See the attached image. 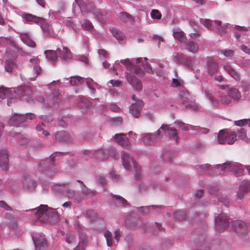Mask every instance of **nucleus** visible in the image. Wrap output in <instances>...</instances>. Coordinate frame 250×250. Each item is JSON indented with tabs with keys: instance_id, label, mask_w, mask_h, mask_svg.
Wrapping results in <instances>:
<instances>
[{
	"instance_id": "obj_1",
	"label": "nucleus",
	"mask_w": 250,
	"mask_h": 250,
	"mask_svg": "<svg viewBox=\"0 0 250 250\" xmlns=\"http://www.w3.org/2000/svg\"><path fill=\"white\" fill-rule=\"evenodd\" d=\"M36 215L40 222L44 223H55L60 220V216L54 209L48 210L47 205H42L36 211Z\"/></svg>"
},
{
	"instance_id": "obj_2",
	"label": "nucleus",
	"mask_w": 250,
	"mask_h": 250,
	"mask_svg": "<svg viewBox=\"0 0 250 250\" xmlns=\"http://www.w3.org/2000/svg\"><path fill=\"white\" fill-rule=\"evenodd\" d=\"M130 73H126L125 77L128 83L137 90H141L142 84L141 81L136 77L132 76V74H135L139 76L144 75L143 70L137 66L132 64L129 70Z\"/></svg>"
},
{
	"instance_id": "obj_3",
	"label": "nucleus",
	"mask_w": 250,
	"mask_h": 250,
	"mask_svg": "<svg viewBox=\"0 0 250 250\" xmlns=\"http://www.w3.org/2000/svg\"><path fill=\"white\" fill-rule=\"evenodd\" d=\"M201 22L207 28L215 30L219 35H222L227 32V24H222L218 21H210L209 19H200Z\"/></svg>"
},
{
	"instance_id": "obj_4",
	"label": "nucleus",
	"mask_w": 250,
	"mask_h": 250,
	"mask_svg": "<svg viewBox=\"0 0 250 250\" xmlns=\"http://www.w3.org/2000/svg\"><path fill=\"white\" fill-rule=\"evenodd\" d=\"M233 230L240 237L246 236L248 234V229L246 224L241 220H235L231 224Z\"/></svg>"
},
{
	"instance_id": "obj_5",
	"label": "nucleus",
	"mask_w": 250,
	"mask_h": 250,
	"mask_svg": "<svg viewBox=\"0 0 250 250\" xmlns=\"http://www.w3.org/2000/svg\"><path fill=\"white\" fill-rule=\"evenodd\" d=\"M215 228L219 232L223 231L229 226V222L227 216L224 214H219L215 219Z\"/></svg>"
},
{
	"instance_id": "obj_6",
	"label": "nucleus",
	"mask_w": 250,
	"mask_h": 250,
	"mask_svg": "<svg viewBox=\"0 0 250 250\" xmlns=\"http://www.w3.org/2000/svg\"><path fill=\"white\" fill-rule=\"evenodd\" d=\"M66 186V184L56 185L53 187V189L57 195L64 194L66 192L69 198H73L75 194V191L68 188Z\"/></svg>"
},
{
	"instance_id": "obj_7",
	"label": "nucleus",
	"mask_w": 250,
	"mask_h": 250,
	"mask_svg": "<svg viewBox=\"0 0 250 250\" xmlns=\"http://www.w3.org/2000/svg\"><path fill=\"white\" fill-rule=\"evenodd\" d=\"M26 21L28 23L34 22L40 24L42 30L47 31L49 28V24L46 22L45 20L40 17H24Z\"/></svg>"
},
{
	"instance_id": "obj_8",
	"label": "nucleus",
	"mask_w": 250,
	"mask_h": 250,
	"mask_svg": "<svg viewBox=\"0 0 250 250\" xmlns=\"http://www.w3.org/2000/svg\"><path fill=\"white\" fill-rule=\"evenodd\" d=\"M248 192H250V181H244L239 186V189L237 193V198L242 199Z\"/></svg>"
},
{
	"instance_id": "obj_9",
	"label": "nucleus",
	"mask_w": 250,
	"mask_h": 250,
	"mask_svg": "<svg viewBox=\"0 0 250 250\" xmlns=\"http://www.w3.org/2000/svg\"><path fill=\"white\" fill-rule=\"evenodd\" d=\"M7 44L11 48L8 47L6 50V55L9 59H14L17 56L18 47L14 42L10 39H5Z\"/></svg>"
},
{
	"instance_id": "obj_10",
	"label": "nucleus",
	"mask_w": 250,
	"mask_h": 250,
	"mask_svg": "<svg viewBox=\"0 0 250 250\" xmlns=\"http://www.w3.org/2000/svg\"><path fill=\"white\" fill-rule=\"evenodd\" d=\"M81 12L85 13H93L95 11V6L93 2H89L86 4L83 0H75Z\"/></svg>"
},
{
	"instance_id": "obj_11",
	"label": "nucleus",
	"mask_w": 250,
	"mask_h": 250,
	"mask_svg": "<svg viewBox=\"0 0 250 250\" xmlns=\"http://www.w3.org/2000/svg\"><path fill=\"white\" fill-rule=\"evenodd\" d=\"M206 68L208 73L210 76H212L218 71V65L214 60L210 57L206 59Z\"/></svg>"
},
{
	"instance_id": "obj_12",
	"label": "nucleus",
	"mask_w": 250,
	"mask_h": 250,
	"mask_svg": "<svg viewBox=\"0 0 250 250\" xmlns=\"http://www.w3.org/2000/svg\"><path fill=\"white\" fill-rule=\"evenodd\" d=\"M26 122L24 115L14 113L9 120V124L11 126L19 127L22 123Z\"/></svg>"
},
{
	"instance_id": "obj_13",
	"label": "nucleus",
	"mask_w": 250,
	"mask_h": 250,
	"mask_svg": "<svg viewBox=\"0 0 250 250\" xmlns=\"http://www.w3.org/2000/svg\"><path fill=\"white\" fill-rule=\"evenodd\" d=\"M123 165L124 167L127 170H129L131 167L130 162L132 161L134 167L137 168L136 162L130 157V155L125 151H123L121 153Z\"/></svg>"
},
{
	"instance_id": "obj_14",
	"label": "nucleus",
	"mask_w": 250,
	"mask_h": 250,
	"mask_svg": "<svg viewBox=\"0 0 250 250\" xmlns=\"http://www.w3.org/2000/svg\"><path fill=\"white\" fill-rule=\"evenodd\" d=\"M143 106V102L138 100L136 103H132L130 106L129 111L135 118H138L141 115V110Z\"/></svg>"
},
{
	"instance_id": "obj_15",
	"label": "nucleus",
	"mask_w": 250,
	"mask_h": 250,
	"mask_svg": "<svg viewBox=\"0 0 250 250\" xmlns=\"http://www.w3.org/2000/svg\"><path fill=\"white\" fill-rule=\"evenodd\" d=\"M161 129L166 132V134L170 138L174 139L176 143H178L179 138L177 136L178 132L177 130L175 128L170 127L167 125H163L161 126Z\"/></svg>"
},
{
	"instance_id": "obj_16",
	"label": "nucleus",
	"mask_w": 250,
	"mask_h": 250,
	"mask_svg": "<svg viewBox=\"0 0 250 250\" xmlns=\"http://www.w3.org/2000/svg\"><path fill=\"white\" fill-rule=\"evenodd\" d=\"M11 91L15 93L17 96L16 98L17 97L21 98L24 96L29 95L31 93L30 87L25 85L19 86L17 87L16 89H14Z\"/></svg>"
},
{
	"instance_id": "obj_17",
	"label": "nucleus",
	"mask_w": 250,
	"mask_h": 250,
	"mask_svg": "<svg viewBox=\"0 0 250 250\" xmlns=\"http://www.w3.org/2000/svg\"><path fill=\"white\" fill-rule=\"evenodd\" d=\"M115 139L119 145L125 148H129L130 143L128 139L125 134L123 133L116 134L115 135Z\"/></svg>"
},
{
	"instance_id": "obj_18",
	"label": "nucleus",
	"mask_w": 250,
	"mask_h": 250,
	"mask_svg": "<svg viewBox=\"0 0 250 250\" xmlns=\"http://www.w3.org/2000/svg\"><path fill=\"white\" fill-rule=\"evenodd\" d=\"M8 157L6 150L0 151V167L3 170L8 169Z\"/></svg>"
},
{
	"instance_id": "obj_19",
	"label": "nucleus",
	"mask_w": 250,
	"mask_h": 250,
	"mask_svg": "<svg viewBox=\"0 0 250 250\" xmlns=\"http://www.w3.org/2000/svg\"><path fill=\"white\" fill-rule=\"evenodd\" d=\"M33 240L36 249L41 250L47 246V241L42 236L33 237Z\"/></svg>"
},
{
	"instance_id": "obj_20",
	"label": "nucleus",
	"mask_w": 250,
	"mask_h": 250,
	"mask_svg": "<svg viewBox=\"0 0 250 250\" xmlns=\"http://www.w3.org/2000/svg\"><path fill=\"white\" fill-rule=\"evenodd\" d=\"M143 141L146 145H151L157 142V137L155 134L146 133L143 135Z\"/></svg>"
},
{
	"instance_id": "obj_21",
	"label": "nucleus",
	"mask_w": 250,
	"mask_h": 250,
	"mask_svg": "<svg viewBox=\"0 0 250 250\" xmlns=\"http://www.w3.org/2000/svg\"><path fill=\"white\" fill-rule=\"evenodd\" d=\"M225 71L234 79L236 81L240 80L239 74L229 64L224 66Z\"/></svg>"
},
{
	"instance_id": "obj_22",
	"label": "nucleus",
	"mask_w": 250,
	"mask_h": 250,
	"mask_svg": "<svg viewBox=\"0 0 250 250\" xmlns=\"http://www.w3.org/2000/svg\"><path fill=\"white\" fill-rule=\"evenodd\" d=\"M57 52H58V54H59V56L64 60L70 59L72 57L71 52L65 47H63L62 50L60 48H58Z\"/></svg>"
},
{
	"instance_id": "obj_23",
	"label": "nucleus",
	"mask_w": 250,
	"mask_h": 250,
	"mask_svg": "<svg viewBox=\"0 0 250 250\" xmlns=\"http://www.w3.org/2000/svg\"><path fill=\"white\" fill-rule=\"evenodd\" d=\"M7 226L12 229H15L18 226V222L17 219L12 215L9 214H5Z\"/></svg>"
},
{
	"instance_id": "obj_24",
	"label": "nucleus",
	"mask_w": 250,
	"mask_h": 250,
	"mask_svg": "<svg viewBox=\"0 0 250 250\" xmlns=\"http://www.w3.org/2000/svg\"><path fill=\"white\" fill-rule=\"evenodd\" d=\"M186 48L190 52L196 54L199 50L198 44L193 41H188L186 43Z\"/></svg>"
},
{
	"instance_id": "obj_25",
	"label": "nucleus",
	"mask_w": 250,
	"mask_h": 250,
	"mask_svg": "<svg viewBox=\"0 0 250 250\" xmlns=\"http://www.w3.org/2000/svg\"><path fill=\"white\" fill-rule=\"evenodd\" d=\"M55 139L58 142L67 143L69 141V137L64 131H61L56 133Z\"/></svg>"
},
{
	"instance_id": "obj_26",
	"label": "nucleus",
	"mask_w": 250,
	"mask_h": 250,
	"mask_svg": "<svg viewBox=\"0 0 250 250\" xmlns=\"http://www.w3.org/2000/svg\"><path fill=\"white\" fill-rule=\"evenodd\" d=\"M93 156L95 159L101 161L107 159L108 154L105 152L104 150L101 149L95 151L93 154Z\"/></svg>"
},
{
	"instance_id": "obj_27",
	"label": "nucleus",
	"mask_w": 250,
	"mask_h": 250,
	"mask_svg": "<svg viewBox=\"0 0 250 250\" xmlns=\"http://www.w3.org/2000/svg\"><path fill=\"white\" fill-rule=\"evenodd\" d=\"M173 36L175 39L181 42H184L187 40L184 32L179 29L173 30Z\"/></svg>"
},
{
	"instance_id": "obj_28",
	"label": "nucleus",
	"mask_w": 250,
	"mask_h": 250,
	"mask_svg": "<svg viewBox=\"0 0 250 250\" xmlns=\"http://www.w3.org/2000/svg\"><path fill=\"white\" fill-rule=\"evenodd\" d=\"M179 97L180 102L185 107V105H187V103L188 102L189 100V93L187 90L182 91L179 94Z\"/></svg>"
},
{
	"instance_id": "obj_29",
	"label": "nucleus",
	"mask_w": 250,
	"mask_h": 250,
	"mask_svg": "<svg viewBox=\"0 0 250 250\" xmlns=\"http://www.w3.org/2000/svg\"><path fill=\"white\" fill-rule=\"evenodd\" d=\"M228 95L234 101H239L241 98V93L237 88L232 87L228 91Z\"/></svg>"
},
{
	"instance_id": "obj_30",
	"label": "nucleus",
	"mask_w": 250,
	"mask_h": 250,
	"mask_svg": "<svg viewBox=\"0 0 250 250\" xmlns=\"http://www.w3.org/2000/svg\"><path fill=\"white\" fill-rule=\"evenodd\" d=\"M46 58L49 60L52 63L56 62L58 58V52L56 51L51 50H46L44 52Z\"/></svg>"
},
{
	"instance_id": "obj_31",
	"label": "nucleus",
	"mask_w": 250,
	"mask_h": 250,
	"mask_svg": "<svg viewBox=\"0 0 250 250\" xmlns=\"http://www.w3.org/2000/svg\"><path fill=\"white\" fill-rule=\"evenodd\" d=\"M20 37L23 42L27 45L31 47H35L36 46L35 42L30 38L27 34H21Z\"/></svg>"
},
{
	"instance_id": "obj_32",
	"label": "nucleus",
	"mask_w": 250,
	"mask_h": 250,
	"mask_svg": "<svg viewBox=\"0 0 250 250\" xmlns=\"http://www.w3.org/2000/svg\"><path fill=\"white\" fill-rule=\"evenodd\" d=\"M87 237L85 233H81L80 235V241L76 250H83L86 245Z\"/></svg>"
},
{
	"instance_id": "obj_33",
	"label": "nucleus",
	"mask_w": 250,
	"mask_h": 250,
	"mask_svg": "<svg viewBox=\"0 0 250 250\" xmlns=\"http://www.w3.org/2000/svg\"><path fill=\"white\" fill-rule=\"evenodd\" d=\"M229 137V133L221 130L219 131L218 135V141L220 144H225L227 142V138Z\"/></svg>"
},
{
	"instance_id": "obj_34",
	"label": "nucleus",
	"mask_w": 250,
	"mask_h": 250,
	"mask_svg": "<svg viewBox=\"0 0 250 250\" xmlns=\"http://www.w3.org/2000/svg\"><path fill=\"white\" fill-rule=\"evenodd\" d=\"M187 57L183 54L176 53L173 57V61L177 63L184 65Z\"/></svg>"
},
{
	"instance_id": "obj_35",
	"label": "nucleus",
	"mask_w": 250,
	"mask_h": 250,
	"mask_svg": "<svg viewBox=\"0 0 250 250\" xmlns=\"http://www.w3.org/2000/svg\"><path fill=\"white\" fill-rule=\"evenodd\" d=\"M111 201L123 206L127 204V201L120 195H113L111 198Z\"/></svg>"
},
{
	"instance_id": "obj_36",
	"label": "nucleus",
	"mask_w": 250,
	"mask_h": 250,
	"mask_svg": "<svg viewBox=\"0 0 250 250\" xmlns=\"http://www.w3.org/2000/svg\"><path fill=\"white\" fill-rule=\"evenodd\" d=\"M162 206H155L152 205L148 207H142L139 208V211L143 214H147L148 213L149 209H155L157 208L158 210H160L162 208Z\"/></svg>"
},
{
	"instance_id": "obj_37",
	"label": "nucleus",
	"mask_w": 250,
	"mask_h": 250,
	"mask_svg": "<svg viewBox=\"0 0 250 250\" xmlns=\"http://www.w3.org/2000/svg\"><path fill=\"white\" fill-rule=\"evenodd\" d=\"M231 171L238 177L242 175L243 169L240 165L233 164L232 166Z\"/></svg>"
},
{
	"instance_id": "obj_38",
	"label": "nucleus",
	"mask_w": 250,
	"mask_h": 250,
	"mask_svg": "<svg viewBox=\"0 0 250 250\" xmlns=\"http://www.w3.org/2000/svg\"><path fill=\"white\" fill-rule=\"evenodd\" d=\"M174 217L177 220H185L186 218V212L184 210H177L174 212Z\"/></svg>"
},
{
	"instance_id": "obj_39",
	"label": "nucleus",
	"mask_w": 250,
	"mask_h": 250,
	"mask_svg": "<svg viewBox=\"0 0 250 250\" xmlns=\"http://www.w3.org/2000/svg\"><path fill=\"white\" fill-rule=\"evenodd\" d=\"M17 68V65L13 62L7 61L5 63V69L8 72H11Z\"/></svg>"
},
{
	"instance_id": "obj_40",
	"label": "nucleus",
	"mask_w": 250,
	"mask_h": 250,
	"mask_svg": "<svg viewBox=\"0 0 250 250\" xmlns=\"http://www.w3.org/2000/svg\"><path fill=\"white\" fill-rule=\"evenodd\" d=\"M184 65L190 69H193L196 65L194 59L191 57H187Z\"/></svg>"
},
{
	"instance_id": "obj_41",
	"label": "nucleus",
	"mask_w": 250,
	"mask_h": 250,
	"mask_svg": "<svg viewBox=\"0 0 250 250\" xmlns=\"http://www.w3.org/2000/svg\"><path fill=\"white\" fill-rule=\"evenodd\" d=\"M11 92L12 91H10L9 89L2 86L0 87V98L4 99L8 97Z\"/></svg>"
},
{
	"instance_id": "obj_42",
	"label": "nucleus",
	"mask_w": 250,
	"mask_h": 250,
	"mask_svg": "<svg viewBox=\"0 0 250 250\" xmlns=\"http://www.w3.org/2000/svg\"><path fill=\"white\" fill-rule=\"evenodd\" d=\"M237 134L235 131L229 134V137L227 138V143L229 145L233 144L236 140Z\"/></svg>"
},
{
	"instance_id": "obj_43",
	"label": "nucleus",
	"mask_w": 250,
	"mask_h": 250,
	"mask_svg": "<svg viewBox=\"0 0 250 250\" xmlns=\"http://www.w3.org/2000/svg\"><path fill=\"white\" fill-rule=\"evenodd\" d=\"M83 81V78L81 77H71L70 83L72 85H77Z\"/></svg>"
},
{
	"instance_id": "obj_44",
	"label": "nucleus",
	"mask_w": 250,
	"mask_h": 250,
	"mask_svg": "<svg viewBox=\"0 0 250 250\" xmlns=\"http://www.w3.org/2000/svg\"><path fill=\"white\" fill-rule=\"evenodd\" d=\"M104 237L106 240V243L108 246H111L112 244V238L111 233L109 231H106L104 233Z\"/></svg>"
},
{
	"instance_id": "obj_45",
	"label": "nucleus",
	"mask_w": 250,
	"mask_h": 250,
	"mask_svg": "<svg viewBox=\"0 0 250 250\" xmlns=\"http://www.w3.org/2000/svg\"><path fill=\"white\" fill-rule=\"evenodd\" d=\"M82 27L87 31H90L93 28V25L91 22L88 21H85L82 24Z\"/></svg>"
},
{
	"instance_id": "obj_46",
	"label": "nucleus",
	"mask_w": 250,
	"mask_h": 250,
	"mask_svg": "<svg viewBox=\"0 0 250 250\" xmlns=\"http://www.w3.org/2000/svg\"><path fill=\"white\" fill-rule=\"evenodd\" d=\"M238 137L241 139L246 141L248 140L247 136L246 131L244 128H241L238 132Z\"/></svg>"
},
{
	"instance_id": "obj_47",
	"label": "nucleus",
	"mask_w": 250,
	"mask_h": 250,
	"mask_svg": "<svg viewBox=\"0 0 250 250\" xmlns=\"http://www.w3.org/2000/svg\"><path fill=\"white\" fill-rule=\"evenodd\" d=\"M221 101L222 104H228L231 103L232 98L229 95L222 96L221 98Z\"/></svg>"
},
{
	"instance_id": "obj_48",
	"label": "nucleus",
	"mask_w": 250,
	"mask_h": 250,
	"mask_svg": "<svg viewBox=\"0 0 250 250\" xmlns=\"http://www.w3.org/2000/svg\"><path fill=\"white\" fill-rule=\"evenodd\" d=\"M120 20L123 22L130 24H133L134 22L133 17H121Z\"/></svg>"
},
{
	"instance_id": "obj_49",
	"label": "nucleus",
	"mask_w": 250,
	"mask_h": 250,
	"mask_svg": "<svg viewBox=\"0 0 250 250\" xmlns=\"http://www.w3.org/2000/svg\"><path fill=\"white\" fill-rule=\"evenodd\" d=\"M249 124V120L248 119H242L239 121H235V125L237 126H242L245 125Z\"/></svg>"
},
{
	"instance_id": "obj_50",
	"label": "nucleus",
	"mask_w": 250,
	"mask_h": 250,
	"mask_svg": "<svg viewBox=\"0 0 250 250\" xmlns=\"http://www.w3.org/2000/svg\"><path fill=\"white\" fill-rule=\"evenodd\" d=\"M83 194L89 196H94L96 194V191L95 190H92L90 189H86L83 191Z\"/></svg>"
},
{
	"instance_id": "obj_51",
	"label": "nucleus",
	"mask_w": 250,
	"mask_h": 250,
	"mask_svg": "<svg viewBox=\"0 0 250 250\" xmlns=\"http://www.w3.org/2000/svg\"><path fill=\"white\" fill-rule=\"evenodd\" d=\"M143 67H144L145 71H146V72L149 73V74L153 73V71L152 70V68H151L150 65L148 64V63L146 62L145 63H144L143 64Z\"/></svg>"
},
{
	"instance_id": "obj_52",
	"label": "nucleus",
	"mask_w": 250,
	"mask_h": 250,
	"mask_svg": "<svg viewBox=\"0 0 250 250\" xmlns=\"http://www.w3.org/2000/svg\"><path fill=\"white\" fill-rule=\"evenodd\" d=\"M143 67H144L145 71H146V72L149 73V74L153 73V71L152 70V68H151L150 65L148 64V63L146 62L145 63H144L143 64Z\"/></svg>"
},
{
	"instance_id": "obj_53",
	"label": "nucleus",
	"mask_w": 250,
	"mask_h": 250,
	"mask_svg": "<svg viewBox=\"0 0 250 250\" xmlns=\"http://www.w3.org/2000/svg\"><path fill=\"white\" fill-rule=\"evenodd\" d=\"M174 123L178 125L180 127L182 128V129L185 131H187L188 130V127L185 125V124L181 121L176 120L174 122Z\"/></svg>"
},
{
	"instance_id": "obj_54",
	"label": "nucleus",
	"mask_w": 250,
	"mask_h": 250,
	"mask_svg": "<svg viewBox=\"0 0 250 250\" xmlns=\"http://www.w3.org/2000/svg\"><path fill=\"white\" fill-rule=\"evenodd\" d=\"M111 32L113 36L119 40H122L123 39V37L121 36L119 33L118 31L115 29H112L111 30Z\"/></svg>"
},
{
	"instance_id": "obj_55",
	"label": "nucleus",
	"mask_w": 250,
	"mask_h": 250,
	"mask_svg": "<svg viewBox=\"0 0 250 250\" xmlns=\"http://www.w3.org/2000/svg\"><path fill=\"white\" fill-rule=\"evenodd\" d=\"M47 163L44 160H42L40 162L38 165V168L40 171L46 170Z\"/></svg>"
},
{
	"instance_id": "obj_56",
	"label": "nucleus",
	"mask_w": 250,
	"mask_h": 250,
	"mask_svg": "<svg viewBox=\"0 0 250 250\" xmlns=\"http://www.w3.org/2000/svg\"><path fill=\"white\" fill-rule=\"evenodd\" d=\"M221 53L226 57H231L234 55V51L231 49L222 50Z\"/></svg>"
},
{
	"instance_id": "obj_57",
	"label": "nucleus",
	"mask_w": 250,
	"mask_h": 250,
	"mask_svg": "<svg viewBox=\"0 0 250 250\" xmlns=\"http://www.w3.org/2000/svg\"><path fill=\"white\" fill-rule=\"evenodd\" d=\"M33 71L36 74V77L40 75L42 72V68L39 65H35L33 67Z\"/></svg>"
},
{
	"instance_id": "obj_58",
	"label": "nucleus",
	"mask_w": 250,
	"mask_h": 250,
	"mask_svg": "<svg viewBox=\"0 0 250 250\" xmlns=\"http://www.w3.org/2000/svg\"><path fill=\"white\" fill-rule=\"evenodd\" d=\"M182 82V80H178L176 78H173L172 79V85L174 87H178L181 85Z\"/></svg>"
},
{
	"instance_id": "obj_59",
	"label": "nucleus",
	"mask_w": 250,
	"mask_h": 250,
	"mask_svg": "<svg viewBox=\"0 0 250 250\" xmlns=\"http://www.w3.org/2000/svg\"><path fill=\"white\" fill-rule=\"evenodd\" d=\"M98 54L100 57H103L104 58H107L108 57V53L104 49H99L98 50Z\"/></svg>"
},
{
	"instance_id": "obj_60",
	"label": "nucleus",
	"mask_w": 250,
	"mask_h": 250,
	"mask_svg": "<svg viewBox=\"0 0 250 250\" xmlns=\"http://www.w3.org/2000/svg\"><path fill=\"white\" fill-rule=\"evenodd\" d=\"M207 97L208 99H209L212 104L214 105H217L219 104V101L217 100L214 99L210 94H208Z\"/></svg>"
},
{
	"instance_id": "obj_61",
	"label": "nucleus",
	"mask_w": 250,
	"mask_h": 250,
	"mask_svg": "<svg viewBox=\"0 0 250 250\" xmlns=\"http://www.w3.org/2000/svg\"><path fill=\"white\" fill-rule=\"evenodd\" d=\"M7 100V104L9 106H10L12 105V103H15L17 101V98L14 97H10V95L8 96Z\"/></svg>"
},
{
	"instance_id": "obj_62",
	"label": "nucleus",
	"mask_w": 250,
	"mask_h": 250,
	"mask_svg": "<svg viewBox=\"0 0 250 250\" xmlns=\"http://www.w3.org/2000/svg\"><path fill=\"white\" fill-rule=\"evenodd\" d=\"M121 62L125 64L127 67L128 70H129L130 67L132 66V64L128 60H123L121 61Z\"/></svg>"
},
{
	"instance_id": "obj_63",
	"label": "nucleus",
	"mask_w": 250,
	"mask_h": 250,
	"mask_svg": "<svg viewBox=\"0 0 250 250\" xmlns=\"http://www.w3.org/2000/svg\"><path fill=\"white\" fill-rule=\"evenodd\" d=\"M40 118L48 123L51 122L53 119L52 116H49L48 117L46 116L42 115L40 116Z\"/></svg>"
},
{
	"instance_id": "obj_64",
	"label": "nucleus",
	"mask_w": 250,
	"mask_h": 250,
	"mask_svg": "<svg viewBox=\"0 0 250 250\" xmlns=\"http://www.w3.org/2000/svg\"><path fill=\"white\" fill-rule=\"evenodd\" d=\"M232 165H232V163L231 162H227L223 165L221 168V170L224 171L228 168H232Z\"/></svg>"
}]
</instances>
